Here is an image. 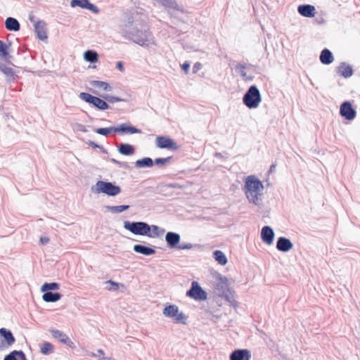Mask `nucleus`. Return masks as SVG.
Listing matches in <instances>:
<instances>
[{
	"instance_id": "f257e3e1",
	"label": "nucleus",
	"mask_w": 360,
	"mask_h": 360,
	"mask_svg": "<svg viewBox=\"0 0 360 360\" xmlns=\"http://www.w3.org/2000/svg\"><path fill=\"white\" fill-rule=\"evenodd\" d=\"M123 33L125 37L142 46H148L153 40V34L147 24L139 20H131L130 18Z\"/></svg>"
},
{
	"instance_id": "f03ea898",
	"label": "nucleus",
	"mask_w": 360,
	"mask_h": 360,
	"mask_svg": "<svg viewBox=\"0 0 360 360\" xmlns=\"http://www.w3.org/2000/svg\"><path fill=\"white\" fill-rule=\"evenodd\" d=\"M264 189L262 182L253 175L248 176L245 179L244 192L250 202L258 205Z\"/></svg>"
},
{
	"instance_id": "7ed1b4c3",
	"label": "nucleus",
	"mask_w": 360,
	"mask_h": 360,
	"mask_svg": "<svg viewBox=\"0 0 360 360\" xmlns=\"http://www.w3.org/2000/svg\"><path fill=\"white\" fill-rule=\"evenodd\" d=\"M262 101L260 91L256 85H252L243 97V104L249 109L257 108Z\"/></svg>"
},
{
	"instance_id": "20e7f679",
	"label": "nucleus",
	"mask_w": 360,
	"mask_h": 360,
	"mask_svg": "<svg viewBox=\"0 0 360 360\" xmlns=\"http://www.w3.org/2000/svg\"><path fill=\"white\" fill-rule=\"evenodd\" d=\"M91 191L94 193H104L109 196H116L121 192V188L114 183L98 181L96 185L92 186Z\"/></svg>"
},
{
	"instance_id": "39448f33",
	"label": "nucleus",
	"mask_w": 360,
	"mask_h": 360,
	"mask_svg": "<svg viewBox=\"0 0 360 360\" xmlns=\"http://www.w3.org/2000/svg\"><path fill=\"white\" fill-rule=\"evenodd\" d=\"M124 228L134 235L144 236L149 235L150 224L145 221H124Z\"/></svg>"
},
{
	"instance_id": "423d86ee",
	"label": "nucleus",
	"mask_w": 360,
	"mask_h": 360,
	"mask_svg": "<svg viewBox=\"0 0 360 360\" xmlns=\"http://www.w3.org/2000/svg\"><path fill=\"white\" fill-rule=\"evenodd\" d=\"M79 98L99 110H105L110 108L108 103L103 98L93 96L86 92H81Z\"/></svg>"
},
{
	"instance_id": "0eeeda50",
	"label": "nucleus",
	"mask_w": 360,
	"mask_h": 360,
	"mask_svg": "<svg viewBox=\"0 0 360 360\" xmlns=\"http://www.w3.org/2000/svg\"><path fill=\"white\" fill-rule=\"evenodd\" d=\"M186 295L197 301H204L207 299V292L195 281L191 282V288L186 291Z\"/></svg>"
},
{
	"instance_id": "6e6552de",
	"label": "nucleus",
	"mask_w": 360,
	"mask_h": 360,
	"mask_svg": "<svg viewBox=\"0 0 360 360\" xmlns=\"http://www.w3.org/2000/svg\"><path fill=\"white\" fill-rule=\"evenodd\" d=\"M0 337L2 338L0 341V351L8 349L15 342L13 334L6 328H0Z\"/></svg>"
},
{
	"instance_id": "1a4fd4ad",
	"label": "nucleus",
	"mask_w": 360,
	"mask_h": 360,
	"mask_svg": "<svg viewBox=\"0 0 360 360\" xmlns=\"http://www.w3.org/2000/svg\"><path fill=\"white\" fill-rule=\"evenodd\" d=\"M155 143L157 147L162 149L176 150L179 148V146L172 138L166 136H158Z\"/></svg>"
},
{
	"instance_id": "9d476101",
	"label": "nucleus",
	"mask_w": 360,
	"mask_h": 360,
	"mask_svg": "<svg viewBox=\"0 0 360 360\" xmlns=\"http://www.w3.org/2000/svg\"><path fill=\"white\" fill-rule=\"evenodd\" d=\"M340 115L347 120H352L355 118L356 112L349 101H345L340 105Z\"/></svg>"
},
{
	"instance_id": "9b49d317",
	"label": "nucleus",
	"mask_w": 360,
	"mask_h": 360,
	"mask_svg": "<svg viewBox=\"0 0 360 360\" xmlns=\"http://www.w3.org/2000/svg\"><path fill=\"white\" fill-rule=\"evenodd\" d=\"M214 290L216 293L221 296L222 294L227 292L229 289L228 284V279L226 276H222L221 274H218L217 275V282L214 285Z\"/></svg>"
},
{
	"instance_id": "f8f14e48",
	"label": "nucleus",
	"mask_w": 360,
	"mask_h": 360,
	"mask_svg": "<svg viewBox=\"0 0 360 360\" xmlns=\"http://www.w3.org/2000/svg\"><path fill=\"white\" fill-rule=\"evenodd\" d=\"M70 6L73 8L79 6L82 8L87 9L96 14H98L100 11L99 8L89 0H72Z\"/></svg>"
},
{
	"instance_id": "ddd939ff",
	"label": "nucleus",
	"mask_w": 360,
	"mask_h": 360,
	"mask_svg": "<svg viewBox=\"0 0 360 360\" xmlns=\"http://www.w3.org/2000/svg\"><path fill=\"white\" fill-rule=\"evenodd\" d=\"M165 241L168 248L176 249L181 240V236L178 233L169 231L165 235Z\"/></svg>"
},
{
	"instance_id": "4468645a",
	"label": "nucleus",
	"mask_w": 360,
	"mask_h": 360,
	"mask_svg": "<svg viewBox=\"0 0 360 360\" xmlns=\"http://www.w3.org/2000/svg\"><path fill=\"white\" fill-rule=\"evenodd\" d=\"M141 129L127 123H122L120 125L115 127V133H119L122 135L126 134H141Z\"/></svg>"
},
{
	"instance_id": "2eb2a0df",
	"label": "nucleus",
	"mask_w": 360,
	"mask_h": 360,
	"mask_svg": "<svg viewBox=\"0 0 360 360\" xmlns=\"http://www.w3.org/2000/svg\"><path fill=\"white\" fill-rule=\"evenodd\" d=\"M251 352L247 349H238L233 351L230 356V360H250Z\"/></svg>"
},
{
	"instance_id": "dca6fc26",
	"label": "nucleus",
	"mask_w": 360,
	"mask_h": 360,
	"mask_svg": "<svg viewBox=\"0 0 360 360\" xmlns=\"http://www.w3.org/2000/svg\"><path fill=\"white\" fill-rule=\"evenodd\" d=\"M34 32L37 35V37L41 40H46L47 37V32L46 28V22L44 20H38L34 25Z\"/></svg>"
},
{
	"instance_id": "f3484780",
	"label": "nucleus",
	"mask_w": 360,
	"mask_h": 360,
	"mask_svg": "<svg viewBox=\"0 0 360 360\" xmlns=\"http://www.w3.org/2000/svg\"><path fill=\"white\" fill-rule=\"evenodd\" d=\"M274 231L269 226H264L261 231V238L262 241L267 244L271 245L274 242Z\"/></svg>"
},
{
	"instance_id": "a211bd4d",
	"label": "nucleus",
	"mask_w": 360,
	"mask_h": 360,
	"mask_svg": "<svg viewBox=\"0 0 360 360\" xmlns=\"http://www.w3.org/2000/svg\"><path fill=\"white\" fill-rule=\"evenodd\" d=\"M292 247L293 244L290 239L283 236L279 237L277 239L276 248L278 250L283 252H287L290 250Z\"/></svg>"
},
{
	"instance_id": "6ab92c4d",
	"label": "nucleus",
	"mask_w": 360,
	"mask_h": 360,
	"mask_svg": "<svg viewBox=\"0 0 360 360\" xmlns=\"http://www.w3.org/2000/svg\"><path fill=\"white\" fill-rule=\"evenodd\" d=\"M298 13L307 18L314 17L316 13V8L314 6L310 4H302L297 8Z\"/></svg>"
},
{
	"instance_id": "aec40b11",
	"label": "nucleus",
	"mask_w": 360,
	"mask_h": 360,
	"mask_svg": "<svg viewBox=\"0 0 360 360\" xmlns=\"http://www.w3.org/2000/svg\"><path fill=\"white\" fill-rule=\"evenodd\" d=\"M336 72L345 78H349L352 76L354 72L352 66L342 62L337 68Z\"/></svg>"
},
{
	"instance_id": "412c9836",
	"label": "nucleus",
	"mask_w": 360,
	"mask_h": 360,
	"mask_svg": "<svg viewBox=\"0 0 360 360\" xmlns=\"http://www.w3.org/2000/svg\"><path fill=\"white\" fill-rule=\"evenodd\" d=\"M12 42L8 41L5 44L0 39V56L5 60L6 63H10L12 56L8 52V48L11 46Z\"/></svg>"
},
{
	"instance_id": "4be33fe9",
	"label": "nucleus",
	"mask_w": 360,
	"mask_h": 360,
	"mask_svg": "<svg viewBox=\"0 0 360 360\" xmlns=\"http://www.w3.org/2000/svg\"><path fill=\"white\" fill-rule=\"evenodd\" d=\"M133 250L135 252L146 256H150L155 253V250L150 246H146L142 244H136L134 245Z\"/></svg>"
},
{
	"instance_id": "5701e85b",
	"label": "nucleus",
	"mask_w": 360,
	"mask_h": 360,
	"mask_svg": "<svg viewBox=\"0 0 360 360\" xmlns=\"http://www.w3.org/2000/svg\"><path fill=\"white\" fill-rule=\"evenodd\" d=\"M1 71L6 76V82L8 83L14 82L18 78L14 70L10 67H7L5 64Z\"/></svg>"
},
{
	"instance_id": "b1692460",
	"label": "nucleus",
	"mask_w": 360,
	"mask_h": 360,
	"mask_svg": "<svg viewBox=\"0 0 360 360\" xmlns=\"http://www.w3.org/2000/svg\"><path fill=\"white\" fill-rule=\"evenodd\" d=\"M319 59L322 64L330 65L333 62L334 57L333 53L326 48L321 51Z\"/></svg>"
},
{
	"instance_id": "393cba45",
	"label": "nucleus",
	"mask_w": 360,
	"mask_h": 360,
	"mask_svg": "<svg viewBox=\"0 0 360 360\" xmlns=\"http://www.w3.org/2000/svg\"><path fill=\"white\" fill-rule=\"evenodd\" d=\"M42 300L46 302H56L62 297V294L58 292H43Z\"/></svg>"
},
{
	"instance_id": "a878e982",
	"label": "nucleus",
	"mask_w": 360,
	"mask_h": 360,
	"mask_svg": "<svg viewBox=\"0 0 360 360\" xmlns=\"http://www.w3.org/2000/svg\"><path fill=\"white\" fill-rule=\"evenodd\" d=\"M118 152L123 155H131L135 153V148L129 143H120L117 146Z\"/></svg>"
},
{
	"instance_id": "bb28decb",
	"label": "nucleus",
	"mask_w": 360,
	"mask_h": 360,
	"mask_svg": "<svg viewBox=\"0 0 360 360\" xmlns=\"http://www.w3.org/2000/svg\"><path fill=\"white\" fill-rule=\"evenodd\" d=\"M5 27L9 31L17 32L20 29L19 22L14 18L8 17L6 19Z\"/></svg>"
},
{
	"instance_id": "cd10ccee",
	"label": "nucleus",
	"mask_w": 360,
	"mask_h": 360,
	"mask_svg": "<svg viewBox=\"0 0 360 360\" xmlns=\"http://www.w3.org/2000/svg\"><path fill=\"white\" fill-rule=\"evenodd\" d=\"M4 360H27V358L22 350H13L5 356Z\"/></svg>"
},
{
	"instance_id": "c85d7f7f",
	"label": "nucleus",
	"mask_w": 360,
	"mask_h": 360,
	"mask_svg": "<svg viewBox=\"0 0 360 360\" xmlns=\"http://www.w3.org/2000/svg\"><path fill=\"white\" fill-rule=\"evenodd\" d=\"M165 233V230L157 225H150L149 235L147 237L149 238H160Z\"/></svg>"
},
{
	"instance_id": "c756f323",
	"label": "nucleus",
	"mask_w": 360,
	"mask_h": 360,
	"mask_svg": "<svg viewBox=\"0 0 360 360\" xmlns=\"http://www.w3.org/2000/svg\"><path fill=\"white\" fill-rule=\"evenodd\" d=\"M179 309V307L176 304H169L164 308L162 314L166 317L174 319Z\"/></svg>"
},
{
	"instance_id": "7c9ffc66",
	"label": "nucleus",
	"mask_w": 360,
	"mask_h": 360,
	"mask_svg": "<svg viewBox=\"0 0 360 360\" xmlns=\"http://www.w3.org/2000/svg\"><path fill=\"white\" fill-rule=\"evenodd\" d=\"M153 165V160L148 157L143 158L135 162V167L136 168L152 167Z\"/></svg>"
},
{
	"instance_id": "2f4dec72",
	"label": "nucleus",
	"mask_w": 360,
	"mask_h": 360,
	"mask_svg": "<svg viewBox=\"0 0 360 360\" xmlns=\"http://www.w3.org/2000/svg\"><path fill=\"white\" fill-rule=\"evenodd\" d=\"M213 258L220 265L224 266L227 264L228 260L225 255V254L221 250H214L212 253Z\"/></svg>"
},
{
	"instance_id": "473e14b6",
	"label": "nucleus",
	"mask_w": 360,
	"mask_h": 360,
	"mask_svg": "<svg viewBox=\"0 0 360 360\" xmlns=\"http://www.w3.org/2000/svg\"><path fill=\"white\" fill-rule=\"evenodd\" d=\"M84 59L87 62L94 63L98 60V54L94 50H87L84 53Z\"/></svg>"
},
{
	"instance_id": "72a5a7b5",
	"label": "nucleus",
	"mask_w": 360,
	"mask_h": 360,
	"mask_svg": "<svg viewBox=\"0 0 360 360\" xmlns=\"http://www.w3.org/2000/svg\"><path fill=\"white\" fill-rule=\"evenodd\" d=\"M49 331L53 338L59 340L60 342L64 344L68 340V336L63 331L57 329H50Z\"/></svg>"
},
{
	"instance_id": "f704fd0d",
	"label": "nucleus",
	"mask_w": 360,
	"mask_h": 360,
	"mask_svg": "<svg viewBox=\"0 0 360 360\" xmlns=\"http://www.w3.org/2000/svg\"><path fill=\"white\" fill-rule=\"evenodd\" d=\"M91 86L94 88L103 89L105 91H112V86L107 82L99 81V80H92L90 82Z\"/></svg>"
},
{
	"instance_id": "c9c22d12",
	"label": "nucleus",
	"mask_w": 360,
	"mask_h": 360,
	"mask_svg": "<svg viewBox=\"0 0 360 360\" xmlns=\"http://www.w3.org/2000/svg\"><path fill=\"white\" fill-rule=\"evenodd\" d=\"M233 293L234 292L231 289H229L227 292L222 294L220 297L224 298L226 301H227L230 304V305L235 307L237 306V302L235 300Z\"/></svg>"
},
{
	"instance_id": "e433bc0d",
	"label": "nucleus",
	"mask_w": 360,
	"mask_h": 360,
	"mask_svg": "<svg viewBox=\"0 0 360 360\" xmlns=\"http://www.w3.org/2000/svg\"><path fill=\"white\" fill-rule=\"evenodd\" d=\"M93 130L102 136H110L112 132L115 133V127H105V128H93Z\"/></svg>"
},
{
	"instance_id": "4c0bfd02",
	"label": "nucleus",
	"mask_w": 360,
	"mask_h": 360,
	"mask_svg": "<svg viewBox=\"0 0 360 360\" xmlns=\"http://www.w3.org/2000/svg\"><path fill=\"white\" fill-rule=\"evenodd\" d=\"M60 288V284L56 282L44 283L41 287V292L57 290Z\"/></svg>"
},
{
	"instance_id": "58836bf2",
	"label": "nucleus",
	"mask_w": 360,
	"mask_h": 360,
	"mask_svg": "<svg viewBox=\"0 0 360 360\" xmlns=\"http://www.w3.org/2000/svg\"><path fill=\"white\" fill-rule=\"evenodd\" d=\"M105 208L107 210L112 213H120L125 210H127L129 208V205H117V206H110L106 205Z\"/></svg>"
},
{
	"instance_id": "ea45409f",
	"label": "nucleus",
	"mask_w": 360,
	"mask_h": 360,
	"mask_svg": "<svg viewBox=\"0 0 360 360\" xmlns=\"http://www.w3.org/2000/svg\"><path fill=\"white\" fill-rule=\"evenodd\" d=\"M174 320L176 323H181L184 325L187 324V316L186 315L182 312L178 311L177 314L174 317Z\"/></svg>"
},
{
	"instance_id": "a19ab883",
	"label": "nucleus",
	"mask_w": 360,
	"mask_h": 360,
	"mask_svg": "<svg viewBox=\"0 0 360 360\" xmlns=\"http://www.w3.org/2000/svg\"><path fill=\"white\" fill-rule=\"evenodd\" d=\"M40 352L44 355H48L53 352V345L49 342H45L41 347Z\"/></svg>"
},
{
	"instance_id": "79ce46f5",
	"label": "nucleus",
	"mask_w": 360,
	"mask_h": 360,
	"mask_svg": "<svg viewBox=\"0 0 360 360\" xmlns=\"http://www.w3.org/2000/svg\"><path fill=\"white\" fill-rule=\"evenodd\" d=\"M166 8L176 9L177 4L174 0H155Z\"/></svg>"
},
{
	"instance_id": "37998d69",
	"label": "nucleus",
	"mask_w": 360,
	"mask_h": 360,
	"mask_svg": "<svg viewBox=\"0 0 360 360\" xmlns=\"http://www.w3.org/2000/svg\"><path fill=\"white\" fill-rule=\"evenodd\" d=\"M102 97H103V98H104L106 101L107 103H114L116 102H121V101H126L120 97L112 96V95H109V94H105V95L103 96Z\"/></svg>"
},
{
	"instance_id": "c03bdc74",
	"label": "nucleus",
	"mask_w": 360,
	"mask_h": 360,
	"mask_svg": "<svg viewBox=\"0 0 360 360\" xmlns=\"http://www.w3.org/2000/svg\"><path fill=\"white\" fill-rule=\"evenodd\" d=\"M172 160V156H169L167 158H158L155 159L153 162H154V164H155L158 166H162V165L169 163Z\"/></svg>"
},
{
	"instance_id": "a18cd8bd",
	"label": "nucleus",
	"mask_w": 360,
	"mask_h": 360,
	"mask_svg": "<svg viewBox=\"0 0 360 360\" xmlns=\"http://www.w3.org/2000/svg\"><path fill=\"white\" fill-rule=\"evenodd\" d=\"M251 64H247L244 62L238 63L234 68L236 72H238L240 75L243 72H245V69L248 67H252Z\"/></svg>"
},
{
	"instance_id": "49530a36",
	"label": "nucleus",
	"mask_w": 360,
	"mask_h": 360,
	"mask_svg": "<svg viewBox=\"0 0 360 360\" xmlns=\"http://www.w3.org/2000/svg\"><path fill=\"white\" fill-rule=\"evenodd\" d=\"M86 143L89 146L92 147L93 148H99L101 151L103 153H108L107 150L105 149L103 146L98 145L92 141L89 140L88 141L86 142Z\"/></svg>"
},
{
	"instance_id": "de8ad7c7",
	"label": "nucleus",
	"mask_w": 360,
	"mask_h": 360,
	"mask_svg": "<svg viewBox=\"0 0 360 360\" xmlns=\"http://www.w3.org/2000/svg\"><path fill=\"white\" fill-rule=\"evenodd\" d=\"M110 161L117 165L119 167L124 168V169H129L130 166L127 162H120L119 160H115V158H111Z\"/></svg>"
},
{
	"instance_id": "09e8293b",
	"label": "nucleus",
	"mask_w": 360,
	"mask_h": 360,
	"mask_svg": "<svg viewBox=\"0 0 360 360\" xmlns=\"http://www.w3.org/2000/svg\"><path fill=\"white\" fill-rule=\"evenodd\" d=\"M106 283L110 285V287L107 288L109 290H117L119 288V283L112 280L108 281Z\"/></svg>"
},
{
	"instance_id": "8fccbe9b",
	"label": "nucleus",
	"mask_w": 360,
	"mask_h": 360,
	"mask_svg": "<svg viewBox=\"0 0 360 360\" xmlns=\"http://www.w3.org/2000/svg\"><path fill=\"white\" fill-rule=\"evenodd\" d=\"M194 245L192 244V243H181V244H179V246L177 247L176 249L178 250H190L191 248H193Z\"/></svg>"
},
{
	"instance_id": "3c124183",
	"label": "nucleus",
	"mask_w": 360,
	"mask_h": 360,
	"mask_svg": "<svg viewBox=\"0 0 360 360\" xmlns=\"http://www.w3.org/2000/svg\"><path fill=\"white\" fill-rule=\"evenodd\" d=\"M240 75L242 77L243 80L245 81V82L252 81L253 79H254V76H252V75H248L246 72H243Z\"/></svg>"
},
{
	"instance_id": "603ef678",
	"label": "nucleus",
	"mask_w": 360,
	"mask_h": 360,
	"mask_svg": "<svg viewBox=\"0 0 360 360\" xmlns=\"http://www.w3.org/2000/svg\"><path fill=\"white\" fill-rule=\"evenodd\" d=\"M202 68V64L199 62H197L194 64L193 67V72L194 73H196L197 72H198L200 69Z\"/></svg>"
},
{
	"instance_id": "864d4df0",
	"label": "nucleus",
	"mask_w": 360,
	"mask_h": 360,
	"mask_svg": "<svg viewBox=\"0 0 360 360\" xmlns=\"http://www.w3.org/2000/svg\"><path fill=\"white\" fill-rule=\"evenodd\" d=\"M181 69L187 73L190 68V63L188 62H184L181 65Z\"/></svg>"
},
{
	"instance_id": "5fc2aeb1",
	"label": "nucleus",
	"mask_w": 360,
	"mask_h": 360,
	"mask_svg": "<svg viewBox=\"0 0 360 360\" xmlns=\"http://www.w3.org/2000/svg\"><path fill=\"white\" fill-rule=\"evenodd\" d=\"M77 130L82 132H87L86 126L82 124H77Z\"/></svg>"
},
{
	"instance_id": "6e6d98bb",
	"label": "nucleus",
	"mask_w": 360,
	"mask_h": 360,
	"mask_svg": "<svg viewBox=\"0 0 360 360\" xmlns=\"http://www.w3.org/2000/svg\"><path fill=\"white\" fill-rule=\"evenodd\" d=\"M116 68L121 72L124 71V64L122 61H118L116 63Z\"/></svg>"
},
{
	"instance_id": "4d7b16f0",
	"label": "nucleus",
	"mask_w": 360,
	"mask_h": 360,
	"mask_svg": "<svg viewBox=\"0 0 360 360\" xmlns=\"http://www.w3.org/2000/svg\"><path fill=\"white\" fill-rule=\"evenodd\" d=\"M65 344L67 345L70 348L75 347V343L69 338H68V340L65 342Z\"/></svg>"
},
{
	"instance_id": "13d9d810",
	"label": "nucleus",
	"mask_w": 360,
	"mask_h": 360,
	"mask_svg": "<svg viewBox=\"0 0 360 360\" xmlns=\"http://www.w3.org/2000/svg\"><path fill=\"white\" fill-rule=\"evenodd\" d=\"M49 241V238L48 237H41L40 238V243L42 245H45V244L48 243Z\"/></svg>"
},
{
	"instance_id": "bf43d9fd",
	"label": "nucleus",
	"mask_w": 360,
	"mask_h": 360,
	"mask_svg": "<svg viewBox=\"0 0 360 360\" xmlns=\"http://www.w3.org/2000/svg\"><path fill=\"white\" fill-rule=\"evenodd\" d=\"M316 22L317 24L321 25L325 22V20L322 17H321L319 18H316Z\"/></svg>"
},
{
	"instance_id": "052dcab7",
	"label": "nucleus",
	"mask_w": 360,
	"mask_h": 360,
	"mask_svg": "<svg viewBox=\"0 0 360 360\" xmlns=\"http://www.w3.org/2000/svg\"><path fill=\"white\" fill-rule=\"evenodd\" d=\"M167 186L169 187V188H180V186L177 184H169L167 185Z\"/></svg>"
},
{
	"instance_id": "680f3d73",
	"label": "nucleus",
	"mask_w": 360,
	"mask_h": 360,
	"mask_svg": "<svg viewBox=\"0 0 360 360\" xmlns=\"http://www.w3.org/2000/svg\"><path fill=\"white\" fill-rule=\"evenodd\" d=\"M99 360H112V359L110 358V357H104V356H103V357L100 358Z\"/></svg>"
},
{
	"instance_id": "e2e57ef3",
	"label": "nucleus",
	"mask_w": 360,
	"mask_h": 360,
	"mask_svg": "<svg viewBox=\"0 0 360 360\" xmlns=\"http://www.w3.org/2000/svg\"><path fill=\"white\" fill-rule=\"evenodd\" d=\"M276 167V165H271V167H270V169H269V172H272L274 171V169H275Z\"/></svg>"
},
{
	"instance_id": "0e129e2a",
	"label": "nucleus",
	"mask_w": 360,
	"mask_h": 360,
	"mask_svg": "<svg viewBox=\"0 0 360 360\" xmlns=\"http://www.w3.org/2000/svg\"><path fill=\"white\" fill-rule=\"evenodd\" d=\"M97 352H98V354H101V355H104V352H103V349H98V351H97Z\"/></svg>"
},
{
	"instance_id": "69168bd1",
	"label": "nucleus",
	"mask_w": 360,
	"mask_h": 360,
	"mask_svg": "<svg viewBox=\"0 0 360 360\" xmlns=\"http://www.w3.org/2000/svg\"><path fill=\"white\" fill-rule=\"evenodd\" d=\"M4 63H0V70H1V69H2L3 66H4Z\"/></svg>"
}]
</instances>
